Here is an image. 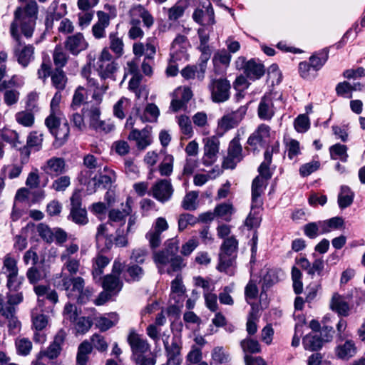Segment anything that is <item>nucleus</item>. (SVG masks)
<instances>
[{
    "label": "nucleus",
    "instance_id": "1",
    "mask_svg": "<svg viewBox=\"0 0 365 365\" xmlns=\"http://www.w3.org/2000/svg\"><path fill=\"white\" fill-rule=\"evenodd\" d=\"M178 240L175 238L169 239L165 243V248L155 253L154 261L163 265L170 264V267L167 269V272L171 274L174 272L180 270L183 267V259L178 255Z\"/></svg>",
    "mask_w": 365,
    "mask_h": 365
},
{
    "label": "nucleus",
    "instance_id": "2",
    "mask_svg": "<svg viewBox=\"0 0 365 365\" xmlns=\"http://www.w3.org/2000/svg\"><path fill=\"white\" fill-rule=\"evenodd\" d=\"M238 241L234 236L227 237L220 246L219 264L217 269L220 272L228 273V269L233 265L237 257Z\"/></svg>",
    "mask_w": 365,
    "mask_h": 365
},
{
    "label": "nucleus",
    "instance_id": "3",
    "mask_svg": "<svg viewBox=\"0 0 365 365\" xmlns=\"http://www.w3.org/2000/svg\"><path fill=\"white\" fill-rule=\"evenodd\" d=\"M109 39V48L105 47L102 50L98 61L94 65L101 80L113 79L114 76V59L109 52V49L114 52V33L110 34Z\"/></svg>",
    "mask_w": 365,
    "mask_h": 365
},
{
    "label": "nucleus",
    "instance_id": "4",
    "mask_svg": "<svg viewBox=\"0 0 365 365\" xmlns=\"http://www.w3.org/2000/svg\"><path fill=\"white\" fill-rule=\"evenodd\" d=\"M57 113L53 111L50 112L49 115L45 120V124L50 133L55 137L53 145L59 148L67 141L70 133V128L67 122L60 128L61 123L60 119L56 117Z\"/></svg>",
    "mask_w": 365,
    "mask_h": 365
},
{
    "label": "nucleus",
    "instance_id": "5",
    "mask_svg": "<svg viewBox=\"0 0 365 365\" xmlns=\"http://www.w3.org/2000/svg\"><path fill=\"white\" fill-rule=\"evenodd\" d=\"M235 63L237 68L243 69L246 77L252 81L259 79L265 73L264 65L254 58L247 61L245 57L240 56Z\"/></svg>",
    "mask_w": 365,
    "mask_h": 365
},
{
    "label": "nucleus",
    "instance_id": "6",
    "mask_svg": "<svg viewBox=\"0 0 365 365\" xmlns=\"http://www.w3.org/2000/svg\"><path fill=\"white\" fill-rule=\"evenodd\" d=\"M230 83L226 78L212 79L209 84L212 100L215 103H222L227 101L230 96Z\"/></svg>",
    "mask_w": 365,
    "mask_h": 365
},
{
    "label": "nucleus",
    "instance_id": "7",
    "mask_svg": "<svg viewBox=\"0 0 365 365\" xmlns=\"http://www.w3.org/2000/svg\"><path fill=\"white\" fill-rule=\"evenodd\" d=\"M128 342L131 349V359H134L141 355L150 352V345L147 339H143L140 334L132 331L128 336Z\"/></svg>",
    "mask_w": 365,
    "mask_h": 365
},
{
    "label": "nucleus",
    "instance_id": "8",
    "mask_svg": "<svg viewBox=\"0 0 365 365\" xmlns=\"http://www.w3.org/2000/svg\"><path fill=\"white\" fill-rule=\"evenodd\" d=\"M169 336L163 339V345L167 356V361L161 365H180L182 363L181 346L178 344L177 339L173 337L170 345L168 342Z\"/></svg>",
    "mask_w": 365,
    "mask_h": 365
},
{
    "label": "nucleus",
    "instance_id": "9",
    "mask_svg": "<svg viewBox=\"0 0 365 365\" xmlns=\"http://www.w3.org/2000/svg\"><path fill=\"white\" fill-rule=\"evenodd\" d=\"M173 192L170 182L166 179L158 180L152 187L153 197L162 203L170 200Z\"/></svg>",
    "mask_w": 365,
    "mask_h": 365
},
{
    "label": "nucleus",
    "instance_id": "10",
    "mask_svg": "<svg viewBox=\"0 0 365 365\" xmlns=\"http://www.w3.org/2000/svg\"><path fill=\"white\" fill-rule=\"evenodd\" d=\"M128 139L135 140L136 146L140 150H145L152 143L151 133L148 128L140 130L136 128L132 129L128 135Z\"/></svg>",
    "mask_w": 365,
    "mask_h": 365
},
{
    "label": "nucleus",
    "instance_id": "11",
    "mask_svg": "<svg viewBox=\"0 0 365 365\" xmlns=\"http://www.w3.org/2000/svg\"><path fill=\"white\" fill-rule=\"evenodd\" d=\"M219 139L212 136L205 140L204 146L203 164L210 165L216 160L217 153L219 151Z\"/></svg>",
    "mask_w": 365,
    "mask_h": 365
},
{
    "label": "nucleus",
    "instance_id": "12",
    "mask_svg": "<svg viewBox=\"0 0 365 365\" xmlns=\"http://www.w3.org/2000/svg\"><path fill=\"white\" fill-rule=\"evenodd\" d=\"M64 45L66 49L74 56H77L81 51L86 49L88 47V43L81 33L68 36Z\"/></svg>",
    "mask_w": 365,
    "mask_h": 365
},
{
    "label": "nucleus",
    "instance_id": "13",
    "mask_svg": "<svg viewBox=\"0 0 365 365\" xmlns=\"http://www.w3.org/2000/svg\"><path fill=\"white\" fill-rule=\"evenodd\" d=\"M269 134V127L262 124L252 134L250 135L247 143L253 150H257L258 145H263L264 138H267Z\"/></svg>",
    "mask_w": 365,
    "mask_h": 365
},
{
    "label": "nucleus",
    "instance_id": "14",
    "mask_svg": "<svg viewBox=\"0 0 365 365\" xmlns=\"http://www.w3.org/2000/svg\"><path fill=\"white\" fill-rule=\"evenodd\" d=\"M274 104L270 96H264L259 102L257 113L262 120H270L274 114Z\"/></svg>",
    "mask_w": 365,
    "mask_h": 365
},
{
    "label": "nucleus",
    "instance_id": "15",
    "mask_svg": "<svg viewBox=\"0 0 365 365\" xmlns=\"http://www.w3.org/2000/svg\"><path fill=\"white\" fill-rule=\"evenodd\" d=\"M278 274L279 270L276 269L267 268L265 269V274L263 275L262 279V284L260 297H262L264 294L267 296V290L279 282Z\"/></svg>",
    "mask_w": 365,
    "mask_h": 365
},
{
    "label": "nucleus",
    "instance_id": "16",
    "mask_svg": "<svg viewBox=\"0 0 365 365\" xmlns=\"http://www.w3.org/2000/svg\"><path fill=\"white\" fill-rule=\"evenodd\" d=\"M324 342L317 333H309L302 339V344L306 350L317 351L324 346Z\"/></svg>",
    "mask_w": 365,
    "mask_h": 365
},
{
    "label": "nucleus",
    "instance_id": "17",
    "mask_svg": "<svg viewBox=\"0 0 365 365\" xmlns=\"http://www.w3.org/2000/svg\"><path fill=\"white\" fill-rule=\"evenodd\" d=\"M330 306L331 309L337 312L339 316L349 315V306L340 295L337 294L333 295Z\"/></svg>",
    "mask_w": 365,
    "mask_h": 365
},
{
    "label": "nucleus",
    "instance_id": "18",
    "mask_svg": "<svg viewBox=\"0 0 365 365\" xmlns=\"http://www.w3.org/2000/svg\"><path fill=\"white\" fill-rule=\"evenodd\" d=\"M356 346L353 341L346 340L342 345H339L336 349V356L341 359H348L356 353Z\"/></svg>",
    "mask_w": 365,
    "mask_h": 365
},
{
    "label": "nucleus",
    "instance_id": "19",
    "mask_svg": "<svg viewBox=\"0 0 365 365\" xmlns=\"http://www.w3.org/2000/svg\"><path fill=\"white\" fill-rule=\"evenodd\" d=\"M188 6L187 0H179L168 11V19L170 21H175L182 17L185 9Z\"/></svg>",
    "mask_w": 365,
    "mask_h": 365
},
{
    "label": "nucleus",
    "instance_id": "20",
    "mask_svg": "<svg viewBox=\"0 0 365 365\" xmlns=\"http://www.w3.org/2000/svg\"><path fill=\"white\" fill-rule=\"evenodd\" d=\"M354 192L346 185L341 187V192L338 195V204L341 209L350 206L354 200Z\"/></svg>",
    "mask_w": 365,
    "mask_h": 365
},
{
    "label": "nucleus",
    "instance_id": "21",
    "mask_svg": "<svg viewBox=\"0 0 365 365\" xmlns=\"http://www.w3.org/2000/svg\"><path fill=\"white\" fill-rule=\"evenodd\" d=\"M34 48L31 45L25 46L21 51L15 50V54L17 56V61L19 64L26 67L29 63L31 57L34 53Z\"/></svg>",
    "mask_w": 365,
    "mask_h": 365
},
{
    "label": "nucleus",
    "instance_id": "22",
    "mask_svg": "<svg viewBox=\"0 0 365 365\" xmlns=\"http://www.w3.org/2000/svg\"><path fill=\"white\" fill-rule=\"evenodd\" d=\"M4 266L9 272L8 275L7 287L9 289H11L12 279L16 278L18 274V267L16 266V261L9 256H6L4 260Z\"/></svg>",
    "mask_w": 365,
    "mask_h": 365
},
{
    "label": "nucleus",
    "instance_id": "23",
    "mask_svg": "<svg viewBox=\"0 0 365 365\" xmlns=\"http://www.w3.org/2000/svg\"><path fill=\"white\" fill-rule=\"evenodd\" d=\"M68 219L78 225H85L88 222L86 208L70 210Z\"/></svg>",
    "mask_w": 365,
    "mask_h": 365
},
{
    "label": "nucleus",
    "instance_id": "24",
    "mask_svg": "<svg viewBox=\"0 0 365 365\" xmlns=\"http://www.w3.org/2000/svg\"><path fill=\"white\" fill-rule=\"evenodd\" d=\"M205 73L200 69V62L196 65H188L181 71V75L186 79L195 78V76L202 81L205 77Z\"/></svg>",
    "mask_w": 365,
    "mask_h": 365
},
{
    "label": "nucleus",
    "instance_id": "25",
    "mask_svg": "<svg viewBox=\"0 0 365 365\" xmlns=\"http://www.w3.org/2000/svg\"><path fill=\"white\" fill-rule=\"evenodd\" d=\"M329 152L331 159L339 158L342 162H346L348 158L346 145L336 143L329 148Z\"/></svg>",
    "mask_w": 365,
    "mask_h": 365
},
{
    "label": "nucleus",
    "instance_id": "26",
    "mask_svg": "<svg viewBox=\"0 0 365 365\" xmlns=\"http://www.w3.org/2000/svg\"><path fill=\"white\" fill-rule=\"evenodd\" d=\"M22 7L19 6L14 11V19L11 24L10 32L11 36L18 42L19 46L21 45V41L20 35L18 32L19 24L18 20L21 19L22 15Z\"/></svg>",
    "mask_w": 365,
    "mask_h": 365
},
{
    "label": "nucleus",
    "instance_id": "27",
    "mask_svg": "<svg viewBox=\"0 0 365 365\" xmlns=\"http://www.w3.org/2000/svg\"><path fill=\"white\" fill-rule=\"evenodd\" d=\"M160 114L158 106L154 103H148L145 108V113L140 115L142 121H155Z\"/></svg>",
    "mask_w": 365,
    "mask_h": 365
},
{
    "label": "nucleus",
    "instance_id": "28",
    "mask_svg": "<svg viewBox=\"0 0 365 365\" xmlns=\"http://www.w3.org/2000/svg\"><path fill=\"white\" fill-rule=\"evenodd\" d=\"M228 155L235 158L237 161H241L243 159L242 148L239 138H235L231 140L228 148Z\"/></svg>",
    "mask_w": 365,
    "mask_h": 365
},
{
    "label": "nucleus",
    "instance_id": "29",
    "mask_svg": "<svg viewBox=\"0 0 365 365\" xmlns=\"http://www.w3.org/2000/svg\"><path fill=\"white\" fill-rule=\"evenodd\" d=\"M66 77L61 68H56L54 73L51 75V81L53 86L58 90H63Z\"/></svg>",
    "mask_w": 365,
    "mask_h": 365
},
{
    "label": "nucleus",
    "instance_id": "30",
    "mask_svg": "<svg viewBox=\"0 0 365 365\" xmlns=\"http://www.w3.org/2000/svg\"><path fill=\"white\" fill-rule=\"evenodd\" d=\"M38 9V7L36 1L35 0H31L26 4L24 9L22 8V18L36 20Z\"/></svg>",
    "mask_w": 365,
    "mask_h": 365
},
{
    "label": "nucleus",
    "instance_id": "31",
    "mask_svg": "<svg viewBox=\"0 0 365 365\" xmlns=\"http://www.w3.org/2000/svg\"><path fill=\"white\" fill-rule=\"evenodd\" d=\"M36 20L34 19L22 17L21 19L18 20V21H20L21 23V30L25 37L31 38L32 36L36 25Z\"/></svg>",
    "mask_w": 365,
    "mask_h": 365
},
{
    "label": "nucleus",
    "instance_id": "32",
    "mask_svg": "<svg viewBox=\"0 0 365 365\" xmlns=\"http://www.w3.org/2000/svg\"><path fill=\"white\" fill-rule=\"evenodd\" d=\"M132 202V200L130 197H128L126 200V203L124 205L122 204V211L120 210H115V223L120 222V225H124L125 220V218L128 215H129L132 211L130 202Z\"/></svg>",
    "mask_w": 365,
    "mask_h": 365
},
{
    "label": "nucleus",
    "instance_id": "33",
    "mask_svg": "<svg viewBox=\"0 0 365 365\" xmlns=\"http://www.w3.org/2000/svg\"><path fill=\"white\" fill-rule=\"evenodd\" d=\"M241 347L244 352L255 354L261 351L260 345L257 340L252 339H245L240 342Z\"/></svg>",
    "mask_w": 365,
    "mask_h": 365
},
{
    "label": "nucleus",
    "instance_id": "34",
    "mask_svg": "<svg viewBox=\"0 0 365 365\" xmlns=\"http://www.w3.org/2000/svg\"><path fill=\"white\" fill-rule=\"evenodd\" d=\"M201 51V56L200 57V69L202 73L205 72L207 68V61L210 57V49L207 43L203 44L200 43L199 48Z\"/></svg>",
    "mask_w": 365,
    "mask_h": 365
},
{
    "label": "nucleus",
    "instance_id": "35",
    "mask_svg": "<svg viewBox=\"0 0 365 365\" xmlns=\"http://www.w3.org/2000/svg\"><path fill=\"white\" fill-rule=\"evenodd\" d=\"M294 128L299 133H304L310 128L309 118L306 114H300L294 120Z\"/></svg>",
    "mask_w": 365,
    "mask_h": 365
},
{
    "label": "nucleus",
    "instance_id": "36",
    "mask_svg": "<svg viewBox=\"0 0 365 365\" xmlns=\"http://www.w3.org/2000/svg\"><path fill=\"white\" fill-rule=\"evenodd\" d=\"M198 193L195 191L187 193L182 200V206L186 210H194L196 209L195 201Z\"/></svg>",
    "mask_w": 365,
    "mask_h": 365
},
{
    "label": "nucleus",
    "instance_id": "37",
    "mask_svg": "<svg viewBox=\"0 0 365 365\" xmlns=\"http://www.w3.org/2000/svg\"><path fill=\"white\" fill-rule=\"evenodd\" d=\"M93 182V190L96 191L97 188L106 189L108 185L111 184V178L108 175H102L101 173L96 174L92 178Z\"/></svg>",
    "mask_w": 365,
    "mask_h": 365
},
{
    "label": "nucleus",
    "instance_id": "38",
    "mask_svg": "<svg viewBox=\"0 0 365 365\" xmlns=\"http://www.w3.org/2000/svg\"><path fill=\"white\" fill-rule=\"evenodd\" d=\"M136 365H155L157 361V355L153 352H149L141 355L132 360Z\"/></svg>",
    "mask_w": 365,
    "mask_h": 365
},
{
    "label": "nucleus",
    "instance_id": "39",
    "mask_svg": "<svg viewBox=\"0 0 365 365\" xmlns=\"http://www.w3.org/2000/svg\"><path fill=\"white\" fill-rule=\"evenodd\" d=\"M320 55L322 56L321 57L312 55L309 58L310 64L314 71L319 70L327 61L328 58V51L327 50H324Z\"/></svg>",
    "mask_w": 365,
    "mask_h": 365
},
{
    "label": "nucleus",
    "instance_id": "40",
    "mask_svg": "<svg viewBox=\"0 0 365 365\" xmlns=\"http://www.w3.org/2000/svg\"><path fill=\"white\" fill-rule=\"evenodd\" d=\"M37 231L39 236L47 243H51L53 241V232L47 225L40 223L37 226Z\"/></svg>",
    "mask_w": 365,
    "mask_h": 365
},
{
    "label": "nucleus",
    "instance_id": "41",
    "mask_svg": "<svg viewBox=\"0 0 365 365\" xmlns=\"http://www.w3.org/2000/svg\"><path fill=\"white\" fill-rule=\"evenodd\" d=\"M113 245V235H109L106 236L101 237V239H99V241H96L97 247L100 250L101 252L106 253L109 251Z\"/></svg>",
    "mask_w": 365,
    "mask_h": 365
},
{
    "label": "nucleus",
    "instance_id": "42",
    "mask_svg": "<svg viewBox=\"0 0 365 365\" xmlns=\"http://www.w3.org/2000/svg\"><path fill=\"white\" fill-rule=\"evenodd\" d=\"M48 168L56 173H62L64 170L65 161L63 158H53L47 161Z\"/></svg>",
    "mask_w": 365,
    "mask_h": 365
},
{
    "label": "nucleus",
    "instance_id": "43",
    "mask_svg": "<svg viewBox=\"0 0 365 365\" xmlns=\"http://www.w3.org/2000/svg\"><path fill=\"white\" fill-rule=\"evenodd\" d=\"M320 167L319 161L312 160L302 165L299 168V173L302 177H307L317 171Z\"/></svg>",
    "mask_w": 365,
    "mask_h": 365
},
{
    "label": "nucleus",
    "instance_id": "44",
    "mask_svg": "<svg viewBox=\"0 0 365 365\" xmlns=\"http://www.w3.org/2000/svg\"><path fill=\"white\" fill-rule=\"evenodd\" d=\"M100 110L98 108L92 106L88 110V115L90 117V125L91 127H101L105 125V122L100 120Z\"/></svg>",
    "mask_w": 365,
    "mask_h": 365
},
{
    "label": "nucleus",
    "instance_id": "45",
    "mask_svg": "<svg viewBox=\"0 0 365 365\" xmlns=\"http://www.w3.org/2000/svg\"><path fill=\"white\" fill-rule=\"evenodd\" d=\"M16 117L17 122L24 126L30 127L34 124V115L32 113L26 111L19 112Z\"/></svg>",
    "mask_w": 365,
    "mask_h": 365
},
{
    "label": "nucleus",
    "instance_id": "46",
    "mask_svg": "<svg viewBox=\"0 0 365 365\" xmlns=\"http://www.w3.org/2000/svg\"><path fill=\"white\" fill-rule=\"evenodd\" d=\"M173 157L165 156L164 161L159 165V171L162 176H169L173 172Z\"/></svg>",
    "mask_w": 365,
    "mask_h": 365
},
{
    "label": "nucleus",
    "instance_id": "47",
    "mask_svg": "<svg viewBox=\"0 0 365 365\" xmlns=\"http://www.w3.org/2000/svg\"><path fill=\"white\" fill-rule=\"evenodd\" d=\"M197 222V218L192 215L189 213L181 214L178 220V228L180 230H183L188 225H192Z\"/></svg>",
    "mask_w": 365,
    "mask_h": 365
},
{
    "label": "nucleus",
    "instance_id": "48",
    "mask_svg": "<svg viewBox=\"0 0 365 365\" xmlns=\"http://www.w3.org/2000/svg\"><path fill=\"white\" fill-rule=\"evenodd\" d=\"M178 124L184 135L191 136L192 133V128L191 121L187 116L184 115H180L178 119Z\"/></svg>",
    "mask_w": 365,
    "mask_h": 365
},
{
    "label": "nucleus",
    "instance_id": "49",
    "mask_svg": "<svg viewBox=\"0 0 365 365\" xmlns=\"http://www.w3.org/2000/svg\"><path fill=\"white\" fill-rule=\"evenodd\" d=\"M231 59V55L230 52L225 49L219 51L217 52L212 58L214 64H216L217 62H220L222 65L228 66L230 64Z\"/></svg>",
    "mask_w": 365,
    "mask_h": 365
},
{
    "label": "nucleus",
    "instance_id": "50",
    "mask_svg": "<svg viewBox=\"0 0 365 365\" xmlns=\"http://www.w3.org/2000/svg\"><path fill=\"white\" fill-rule=\"evenodd\" d=\"M61 350V347L59 345L51 343L47 350L41 351L39 355L46 356L50 359H54L59 356Z\"/></svg>",
    "mask_w": 365,
    "mask_h": 365
},
{
    "label": "nucleus",
    "instance_id": "51",
    "mask_svg": "<svg viewBox=\"0 0 365 365\" xmlns=\"http://www.w3.org/2000/svg\"><path fill=\"white\" fill-rule=\"evenodd\" d=\"M101 286L103 289L113 292L114 291V264L111 272L102 279Z\"/></svg>",
    "mask_w": 365,
    "mask_h": 365
},
{
    "label": "nucleus",
    "instance_id": "52",
    "mask_svg": "<svg viewBox=\"0 0 365 365\" xmlns=\"http://www.w3.org/2000/svg\"><path fill=\"white\" fill-rule=\"evenodd\" d=\"M160 235L161 233L152 229L146 234V238L148 240L151 248L155 249L160 246L161 243Z\"/></svg>",
    "mask_w": 365,
    "mask_h": 365
},
{
    "label": "nucleus",
    "instance_id": "53",
    "mask_svg": "<svg viewBox=\"0 0 365 365\" xmlns=\"http://www.w3.org/2000/svg\"><path fill=\"white\" fill-rule=\"evenodd\" d=\"M303 230L304 235L310 239L316 238L319 234V227L316 222L306 224L303 227Z\"/></svg>",
    "mask_w": 365,
    "mask_h": 365
},
{
    "label": "nucleus",
    "instance_id": "54",
    "mask_svg": "<svg viewBox=\"0 0 365 365\" xmlns=\"http://www.w3.org/2000/svg\"><path fill=\"white\" fill-rule=\"evenodd\" d=\"M324 260L322 259H316L312 264H311L312 273H309V275L313 277L315 273H317L319 276L322 277L324 274Z\"/></svg>",
    "mask_w": 365,
    "mask_h": 365
},
{
    "label": "nucleus",
    "instance_id": "55",
    "mask_svg": "<svg viewBox=\"0 0 365 365\" xmlns=\"http://www.w3.org/2000/svg\"><path fill=\"white\" fill-rule=\"evenodd\" d=\"M335 331L331 326L324 325L319 331V336L324 343L329 342L332 340Z\"/></svg>",
    "mask_w": 365,
    "mask_h": 365
},
{
    "label": "nucleus",
    "instance_id": "56",
    "mask_svg": "<svg viewBox=\"0 0 365 365\" xmlns=\"http://www.w3.org/2000/svg\"><path fill=\"white\" fill-rule=\"evenodd\" d=\"M58 46H56L54 53H53V62L56 66V68H62L63 67L68 61V58L62 51H58Z\"/></svg>",
    "mask_w": 365,
    "mask_h": 365
},
{
    "label": "nucleus",
    "instance_id": "57",
    "mask_svg": "<svg viewBox=\"0 0 365 365\" xmlns=\"http://www.w3.org/2000/svg\"><path fill=\"white\" fill-rule=\"evenodd\" d=\"M33 326L38 331L43 330L47 325L48 319L45 314H38L32 317Z\"/></svg>",
    "mask_w": 365,
    "mask_h": 365
},
{
    "label": "nucleus",
    "instance_id": "58",
    "mask_svg": "<svg viewBox=\"0 0 365 365\" xmlns=\"http://www.w3.org/2000/svg\"><path fill=\"white\" fill-rule=\"evenodd\" d=\"M70 185V178L68 176H61L54 180L53 182V188L56 191L65 190Z\"/></svg>",
    "mask_w": 365,
    "mask_h": 365
},
{
    "label": "nucleus",
    "instance_id": "59",
    "mask_svg": "<svg viewBox=\"0 0 365 365\" xmlns=\"http://www.w3.org/2000/svg\"><path fill=\"white\" fill-rule=\"evenodd\" d=\"M81 190L76 189L73 192L70 201H71V209L70 210H75V209H81L82 208V197H81Z\"/></svg>",
    "mask_w": 365,
    "mask_h": 365
},
{
    "label": "nucleus",
    "instance_id": "60",
    "mask_svg": "<svg viewBox=\"0 0 365 365\" xmlns=\"http://www.w3.org/2000/svg\"><path fill=\"white\" fill-rule=\"evenodd\" d=\"M32 348L31 342L26 338L21 339L17 344V349L20 354L26 356L30 353Z\"/></svg>",
    "mask_w": 365,
    "mask_h": 365
},
{
    "label": "nucleus",
    "instance_id": "61",
    "mask_svg": "<svg viewBox=\"0 0 365 365\" xmlns=\"http://www.w3.org/2000/svg\"><path fill=\"white\" fill-rule=\"evenodd\" d=\"M258 288L255 282L252 280H250L245 289V294L247 298L249 299H256L258 295Z\"/></svg>",
    "mask_w": 365,
    "mask_h": 365
},
{
    "label": "nucleus",
    "instance_id": "62",
    "mask_svg": "<svg viewBox=\"0 0 365 365\" xmlns=\"http://www.w3.org/2000/svg\"><path fill=\"white\" fill-rule=\"evenodd\" d=\"M206 306L211 312H216L218 309L217 302V295L215 294H205Z\"/></svg>",
    "mask_w": 365,
    "mask_h": 365
},
{
    "label": "nucleus",
    "instance_id": "63",
    "mask_svg": "<svg viewBox=\"0 0 365 365\" xmlns=\"http://www.w3.org/2000/svg\"><path fill=\"white\" fill-rule=\"evenodd\" d=\"M127 272L133 281H138L143 274V270L140 266L135 264L129 267Z\"/></svg>",
    "mask_w": 365,
    "mask_h": 365
},
{
    "label": "nucleus",
    "instance_id": "64",
    "mask_svg": "<svg viewBox=\"0 0 365 365\" xmlns=\"http://www.w3.org/2000/svg\"><path fill=\"white\" fill-rule=\"evenodd\" d=\"M61 205L57 200H53L47 205L46 212L50 216L58 215L61 212Z\"/></svg>",
    "mask_w": 365,
    "mask_h": 365
}]
</instances>
